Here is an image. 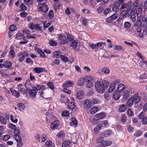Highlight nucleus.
Listing matches in <instances>:
<instances>
[{"label":"nucleus","instance_id":"1","mask_svg":"<svg viewBox=\"0 0 147 147\" xmlns=\"http://www.w3.org/2000/svg\"><path fill=\"white\" fill-rule=\"evenodd\" d=\"M109 84V82L106 80L97 81L95 83L96 90L98 93L102 94L107 89Z\"/></svg>","mask_w":147,"mask_h":147},{"label":"nucleus","instance_id":"2","mask_svg":"<svg viewBox=\"0 0 147 147\" xmlns=\"http://www.w3.org/2000/svg\"><path fill=\"white\" fill-rule=\"evenodd\" d=\"M141 100V97L139 95L138 93H136L132 95L127 100V105L128 107H131L133 104L134 102L135 104L139 103Z\"/></svg>","mask_w":147,"mask_h":147},{"label":"nucleus","instance_id":"3","mask_svg":"<svg viewBox=\"0 0 147 147\" xmlns=\"http://www.w3.org/2000/svg\"><path fill=\"white\" fill-rule=\"evenodd\" d=\"M15 136L14 138L18 142L17 145L19 147H22L23 145L22 141V138L20 134V131L19 129H15L14 130Z\"/></svg>","mask_w":147,"mask_h":147},{"label":"nucleus","instance_id":"4","mask_svg":"<svg viewBox=\"0 0 147 147\" xmlns=\"http://www.w3.org/2000/svg\"><path fill=\"white\" fill-rule=\"evenodd\" d=\"M133 90L132 88H129L127 90L126 88L125 90L123 92V98L124 100H126L129 97L131 94V92Z\"/></svg>","mask_w":147,"mask_h":147},{"label":"nucleus","instance_id":"5","mask_svg":"<svg viewBox=\"0 0 147 147\" xmlns=\"http://www.w3.org/2000/svg\"><path fill=\"white\" fill-rule=\"evenodd\" d=\"M58 39L61 41L60 44L61 45H65L68 42L66 40L65 36L60 34L57 35Z\"/></svg>","mask_w":147,"mask_h":147},{"label":"nucleus","instance_id":"6","mask_svg":"<svg viewBox=\"0 0 147 147\" xmlns=\"http://www.w3.org/2000/svg\"><path fill=\"white\" fill-rule=\"evenodd\" d=\"M42 11L44 13H46L49 10V7L45 3H43L40 5L39 7Z\"/></svg>","mask_w":147,"mask_h":147},{"label":"nucleus","instance_id":"7","mask_svg":"<svg viewBox=\"0 0 147 147\" xmlns=\"http://www.w3.org/2000/svg\"><path fill=\"white\" fill-rule=\"evenodd\" d=\"M92 105H93V103H91L89 100L86 99L84 100V106L85 109H88L91 107Z\"/></svg>","mask_w":147,"mask_h":147},{"label":"nucleus","instance_id":"8","mask_svg":"<svg viewBox=\"0 0 147 147\" xmlns=\"http://www.w3.org/2000/svg\"><path fill=\"white\" fill-rule=\"evenodd\" d=\"M59 122L58 121H54L50 125V128L52 129H55L58 127Z\"/></svg>","mask_w":147,"mask_h":147},{"label":"nucleus","instance_id":"9","mask_svg":"<svg viewBox=\"0 0 147 147\" xmlns=\"http://www.w3.org/2000/svg\"><path fill=\"white\" fill-rule=\"evenodd\" d=\"M74 83L73 82L69 81H66L63 84V88H67L71 87L73 86Z\"/></svg>","mask_w":147,"mask_h":147},{"label":"nucleus","instance_id":"10","mask_svg":"<svg viewBox=\"0 0 147 147\" xmlns=\"http://www.w3.org/2000/svg\"><path fill=\"white\" fill-rule=\"evenodd\" d=\"M120 5L117 2H115L114 3L113 6L112 7V9L113 11L117 12L119 10V7Z\"/></svg>","mask_w":147,"mask_h":147},{"label":"nucleus","instance_id":"11","mask_svg":"<svg viewBox=\"0 0 147 147\" xmlns=\"http://www.w3.org/2000/svg\"><path fill=\"white\" fill-rule=\"evenodd\" d=\"M36 90H44L45 89V86L44 85H40L39 84H37L34 86V87L33 88Z\"/></svg>","mask_w":147,"mask_h":147},{"label":"nucleus","instance_id":"12","mask_svg":"<svg viewBox=\"0 0 147 147\" xmlns=\"http://www.w3.org/2000/svg\"><path fill=\"white\" fill-rule=\"evenodd\" d=\"M84 95V92L82 90H80L77 93V98L78 99H81L83 98Z\"/></svg>","mask_w":147,"mask_h":147},{"label":"nucleus","instance_id":"13","mask_svg":"<svg viewBox=\"0 0 147 147\" xmlns=\"http://www.w3.org/2000/svg\"><path fill=\"white\" fill-rule=\"evenodd\" d=\"M16 38L18 39L21 40L23 39L24 40L25 38L24 35L21 33H18L16 35Z\"/></svg>","mask_w":147,"mask_h":147},{"label":"nucleus","instance_id":"14","mask_svg":"<svg viewBox=\"0 0 147 147\" xmlns=\"http://www.w3.org/2000/svg\"><path fill=\"white\" fill-rule=\"evenodd\" d=\"M125 88V86L122 84H120L118 86L117 90L119 92H122Z\"/></svg>","mask_w":147,"mask_h":147},{"label":"nucleus","instance_id":"15","mask_svg":"<svg viewBox=\"0 0 147 147\" xmlns=\"http://www.w3.org/2000/svg\"><path fill=\"white\" fill-rule=\"evenodd\" d=\"M65 34L67 36V39L70 42L74 40L73 36L71 34L67 32H66Z\"/></svg>","mask_w":147,"mask_h":147},{"label":"nucleus","instance_id":"16","mask_svg":"<svg viewBox=\"0 0 147 147\" xmlns=\"http://www.w3.org/2000/svg\"><path fill=\"white\" fill-rule=\"evenodd\" d=\"M71 121L70 122L71 126H76L77 125L78 121L75 118H72Z\"/></svg>","mask_w":147,"mask_h":147},{"label":"nucleus","instance_id":"17","mask_svg":"<svg viewBox=\"0 0 147 147\" xmlns=\"http://www.w3.org/2000/svg\"><path fill=\"white\" fill-rule=\"evenodd\" d=\"M10 91L12 94L15 96L16 98H18L20 96V92L15 90H11Z\"/></svg>","mask_w":147,"mask_h":147},{"label":"nucleus","instance_id":"18","mask_svg":"<svg viewBox=\"0 0 147 147\" xmlns=\"http://www.w3.org/2000/svg\"><path fill=\"white\" fill-rule=\"evenodd\" d=\"M43 69L42 67H36L34 69V70L36 73H40L43 71Z\"/></svg>","mask_w":147,"mask_h":147},{"label":"nucleus","instance_id":"19","mask_svg":"<svg viewBox=\"0 0 147 147\" xmlns=\"http://www.w3.org/2000/svg\"><path fill=\"white\" fill-rule=\"evenodd\" d=\"M126 109L127 106L124 105H122L119 107V110L120 112H123L126 110Z\"/></svg>","mask_w":147,"mask_h":147},{"label":"nucleus","instance_id":"20","mask_svg":"<svg viewBox=\"0 0 147 147\" xmlns=\"http://www.w3.org/2000/svg\"><path fill=\"white\" fill-rule=\"evenodd\" d=\"M67 108L69 109L72 110L75 107V103L74 102H70L67 105Z\"/></svg>","mask_w":147,"mask_h":147},{"label":"nucleus","instance_id":"21","mask_svg":"<svg viewBox=\"0 0 147 147\" xmlns=\"http://www.w3.org/2000/svg\"><path fill=\"white\" fill-rule=\"evenodd\" d=\"M40 24H36L34 26V29H36L37 31H42L41 26H40Z\"/></svg>","mask_w":147,"mask_h":147},{"label":"nucleus","instance_id":"22","mask_svg":"<svg viewBox=\"0 0 147 147\" xmlns=\"http://www.w3.org/2000/svg\"><path fill=\"white\" fill-rule=\"evenodd\" d=\"M132 2L131 1H128L125 5V8H127V10L130 11L131 7Z\"/></svg>","mask_w":147,"mask_h":147},{"label":"nucleus","instance_id":"23","mask_svg":"<svg viewBox=\"0 0 147 147\" xmlns=\"http://www.w3.org/2000/svg\"><path fill=\"white\" fill-rule=\"evenodd\" d=\"M105 115L104 113L101 112L96 115V117L98 118L97 120H99L103 118L105 116Z\"/></svg>","mask_w":147,"mask_h":147},{"label":"nucleus","instance_id":"24","mask_svg":"<svg viewBox=\"0 0 147 147\" xmlns=\"http://www.w3.org/2000/svg\"><path fill=\"white\" fill-rule=\"evenodd\" d=\"M84 83V80L83 78H79L77 82L78 84L80 86H82Z\"/></svg>","mask_w":147,"mask_h":147},{"label":"nucleus","instance_id":"25","mask_svg":"<svg viewBox=\"0 0 147 147\" xmlns=\"http://www.w3.org/2000/svg\"><path fill=\"white\" fill-rule=\"evenodd\" d=\"M129 11L127 10H124L122 11L121 12V16L122 18L123 19L125 18H126V16L127 13Z\"/></svg>","mask_w":147,"mask_h":147},{"label":"nucleus","instance_id":"26","mask_svg":"<svg viewBox=\"0 0 147 147\" xmlns=\"http://www.w3.org/2000/svg\"><path fill=\"white\" fill-rule=\"evenodd\" d=\"M120 97V95L119 93L115 92L113 94V97L114 99L116 100H118Z\"/></svg>","mask_w":147,"mask_h":147},{"label":"nucleus","instance_id":"27","mask_svg":"<svg viewBox=\"0 0 147 147\" xmlns=\"http://www.w3.org/2000/svg\"><path fill=\"white\" fill-rule=\"evenodd\" d=\"M115 85L114 84H112L109 86V87L108 90V91L109 92H113L115 88Z\"/></svg>","mask_w":147,"mask_h":147},{"label":"nucleus","instance_id":"28","mask_svg":"<svg viewBox=\"0 0 147 147\" xmlns=\"http://www.w3.org/2000/svg\"><path fill=\"white\" fill-rule=\"evenodd\" d=\"M4 64L5 67L9 68L11 66L12 63L10 61H6L5 63Z\"/></svg>","mask_w":147,"mask_h":147},{"label":"nucleus","instance_id":"29","mask_svg":"<svg viewBox=\"0 0 147 147\" xmlns=\"http://www.w3.org/2000/svg\"><path fill=\"white\" fill-rule=\"evenodd\" d=\"M98 108L96 107H92L90 109V113L91 114H93L96 113L98 111Z\"/></svg>","mask_w":147,"mask_h":147},{"label":"nucleus","instance_id":"30","mask_svg":"<svg viewBox=\"0 0 147 147\" xmlns=\"http://www.w3.org/2000/svg\"><path fill=\"white\" fill-rule=\"evenodd\" d=\"M112 143V142L111 141H104L103 142H102L101 143V145L105 146H109Z\"/></svg>","mask_w":147,"mask_h":147},{"label":"nucleus","instance_id":"31","mask_svg":"<svg viewBox=\"0 0 147 147\" xmlns=\"http://www.w3.org/2000/svg\"><path fill=\"white\" fill-rule=\"evenodd\" d=\"M141 121L142 124L144 125L147 124V116H145L142 119H141Z\"/></svg>","mask_w":147,"mask_h":147},{"label":"nucleus","instance_id":"32","mask_svg":"<svg viewBox=\"0 0 147 147\" xmlns=\"http://www.w3.org/2000/svg\"><path fill=\"white\" fill-rule=\"evenodd\" d=\"M17 106L18 108L21 111L23 110L25 107L24 104L22 103L18 104Z\"/></svg>","mask_w":147,"mask_h":147},{"label":"nucleus","instance_id":"33","mask_svg":"<svg viewBox=\"0 0 147 147\" xmlns=\"http://www.w3.org/2000/svg\"><path fill=\"white\" fill-rule=\"evenodd\" d=\"M29 93L31 96L34 97L36 96V92L34 90L31 89L29 90Z\"/></svg>","mask_w":147,"mask_h":147},{"label":"nucleus","instance_id":"34","mask_svg":"<svg viewBox=\"0 0 147 147\" xmlns=\"http://www.w3.org/2000/svg\"><path fill=\"white\" fill-rule=\"evenodd\" d=\"M60 58L61 60L65 62H67L69 61L68 57L64 55H61L60 56Z\"/></svg>","mask_w":147,"mask_h":147},{"label":"nucleus","instance_id":"35","mask_svg":"<svg viewBox=\"0 0 147 147\" xmlns=\"http://www.w3.org/2000/svg\"><path fill=\"white\" fill-rule=\"evenodd\" d=\"M142 22L140 20L137 19L136 22L134 24V26L135 27L139 26L141 25Z\"/></svg>","mask_w":147,"mask_h":147},{"label":"nucleus","instance_id":"36","mask_svg":"<svg viewBox=\"0 0 147 147\" xmlns=\"http://www.w3.org/2000/svg\"><path fill=\"white\" fill-rule=\"evenodd\" d=\"M74 41L71 42V45H70V47L72 46L73 48L74 49H75L77 47L78 43L77 42L73 40Z\"/></svg>","mask_w":147,"mask_h":147},{"label":"nucleus","instance_id":"37","mask_svg":"<svg viewBox=\"0 0 147 147\" xmlns=\"http://www.w3.org/2000/svg\"><path fill=\"white\" fill-rule=\"evenodd\" d=\"M114 46L115 47V48L114 49L115 50H121L122 51H124L125 49V48L122 47L121 46H119L118 45H116V46L115 45Z\"/></svg>","mask_w":147,"mask_h":147},{"label":"nucleus","instance_id":"38","mask_svg":"<svg viewBox=\"0 0 147 147\" xmlns=\"http://www.w3.org/2000/svg\"><path fill=\"white\" fill-rule=\"evenodd\" d=\"M131 26V24L129 22H125L124 26L125 28H129Z\"/></svg>","mask_w":147,"mask_h":147},{"label":"nucleus","instance_id":"39","mask_svg":"<svg viewBox=\"0 0 147 147\" xmlns=\"http://www.w3.org/2000/svg\"><path fill=\"white\" fill-rule=\"evenodd\" d=\"M48 87L51 89L53 90L54 89V87L53 83L51 82H49L47 84Z\"/></svg>","mask_w":147,"mask_h":147},{"label":"nucleus","instance_id":"40","mask_svg":"<svg viewBox=\"0 0 147 147\" xmlns=\"http://www.w3.org/2000/svg\"><path fill=\"white\" fill-rule=\"evenodd\" d=\"M18 90L19 91V92H20V93H22V92H23L24 93L26 91V89L22 87H18Z\"/></svg>","mask_w":147,"mask_h":147},{"label":"nucleus","instance_id":"41","mask_svg":"<svg viewBox=\"0 0 147 147\" xmlns=\"http://www.w3.org/2000/svg\"><path fill=\"white\" fill-rule=\"evenodd\" d=\"M0 121L2 123L6 125L7 124L6 120L2 116H0Z\"/></svg>","mask_w":147,"mask_h":147},{"label":"nucleus","instance_id":"42","mask_svg":"<svg viewBox=\"0 0 147 147\" xmlns=\"http://www.w3.org/2000/svg\"><path fill=\"white\" fill-rule=\"evenodd\" d=\"M142 132L140 130H138L134 134V136H135L138 137L142 135Z\"/></svg>","mask_w":147,"mask_h":147},{"label":"nucleus","instance_id":"43","mask_svg":"<svg viewBox=\"0 0 147 147\" xmlns=\"http://www.w3.org/2000/svg\"><path fill=\"white\" fill-rule=\"evenodd\" d=\"M49 44L52 46H56L57 45V42L55 40H51L49 42Z\"/></svg>","mask_w":147,"mask_h":147},{"label":"nucleus","instance_id":"44","mask_svg":"<svg viewBox=\"0 0 147 147\" xmlns=\"http://www.w3.org/2000/svg\"><path fill=\"white\" fill-rule=\"evenodd\" d=\"M118 16V15L116 13H114L111 16V19L114 20L117 19Z\"/></svg>","mask_w":147,"mask_h":147},{"label":"nucleus","instance_id":"45","mask_svg":"<svg viewBox=\"0 0 147 147\" xmlns=\"http://www.w3.org/2000/svg\"><path fill=\"white\" fill-rule=\"evenodd\" d=\"M49 18L51 19H53L54 17V14H53V11L50 10L49 11Z\"/></svg>","mask_w":147,"mask_h":147},{"label":"nucleus","instance_id":"46","mask_svg":"<svg viewBox=\"0 0 147 147\" xmlns=\"http://www.w3.org/2000/svg\"><path fill=\"white\" fill-rule=\"evenodd\" d=\"M9 54L11 55L12 58H14L15 56V53L14 50L12 49L9 51Z\"/></svg>","mask_w":147,"mask_h":147},{"label":"nucleus","instance_id":"47","mask_svg":"<svg viewBox=\"0 0 147 147\" xmlns=\"http://www.w3.org/2000/svg\"><path fill=\"white\" fill-rule=\"evenodd\" d=\"M145 114L143 112L140 113L138 115V117L139 119H142L144 117Z\"/></svg>","mask_w":147,"mask_h":147},{"label":"nucleus","instance_id":"48","mask_svg":"<svg viewBox=\"0 0 147 147\" xmlns=\"http://www.w3.org/2000/svg\"><path fill=\"white\" fill-rule=\"evenodd\" d=\"M69 144H70L69 142L66 141L62 143V147H66Z\"/></svg>","mask_w":147,"mask_h":147},{"label":"nucleus","instance_id":"49","mask_svg":"<svg viewBox=\"0 0 147 147\" xmlns=\"http://www.w3.org/2000/svg\"><path fill=\"white\" fill-rule=\"evenodd\" d=\"M138 5V1H136L134 2L132 4L133 7L135 9H137Z\"/></svg>","mask_w":147,"mask_h":147},{"label":"nucleus","instance_id":"50","mask_svg":"<svg viewBox=\"0 0 147 147\" xmlns=\"http://www.w3.org/2000/svg\"><path fill=\"white\" fill-rule=\"evenodd\" d=\"M101 125L99 124L97 125L96 127L94 129V131L95 132H97L99 131V129H100L101 128Z\"/></svg>","mask_w":147,"mask_h":147},{"label":"nucleus","instance_id":"51","mask_svg":"<svg viewBox=\"0 0 147 147\" xmlns=\"http://www.w3.org/2000/svg\"><path fill=\"white\" fill-rule=\"evenodd\" d=\"M26 62L27 63H30L32 64L33 63V61L30 58H27L26 59Z\"/></svg>","mask_w":147,"mask_h":147},{"label":"nucleus","instance_id":"52","mask_svg":"<svg viewBox=\"0 0 147 147\" xmlns=\"http://www.w3.org/2000/svg\"><path fill=\"white\" fill-rule=\"evenodd\" d=\"M102 71L106 74H108L110 72L109 70L106 67L103 68L102 69Z\"/></svg>","mask_w":147,"mask_h":147},{"label":"nucleus","instance_id":"53","mask_svg":"<svg viewBox=\"0 0 147 147\" xmlns=\"http://www.w3.org/2000/svg\"><path fill=\"white\" fill-rule=\"evenodd\" d=\"M69 113L68 111H63L62 114V115L65 117H67L69 115Z\"/></svg>","mask_w":147,"mask_h":147},{"label":"nucleus","instance_id":"54","mask_svg":"<svg viewBox=\"0 0 147 147\" xmlns=\"http://www.w3.org/2000/svg\"><path fill=\"white\" fill-rule=\"evenodd\" d=\"M21 9V11L26 10L27 9V7L25 6L24 4L22 3L20 5Z\"/></svg>","mask_w":147,"mask_h":147},{"label":"nucleus","instance_id":"55","mask_svg":"<svg viewBox=\"0 0 147 147\" xmlns=\"http://www.w3.org/2000/svg\"><path fill=\"white\" fill-rule=\"evenodd\" d=\"M130 19L132 22H135L136 21V16L135 15H131L130 17Z\"/></svg>","mask_w":147,"mask_h":147},{"label":"nucleus","instance_id":"56","mask_svg":"<svg viewBox=\"0 0 147 147\" xmlns=\"http://www.w3.org/2000/svg\"><path fill=\"white\" fill-rule=\"evenodd\" d=\"M16 28L14 25H11L9 27V29L11 31H13L16 30Z\"/></svg>","mask_w":147,"mask_h":147},{"label":"nucleus","instance_id":"57","mask_svg":"<svg viewBox=\"0 0 147 147\" xmlns=\"http://www.w3.org/2000/svg\"><path fill=\"white\" fill-rule=\"evenodd\" d=\"M127 114L129 116L131 117L132 115L133 112L131 109H129L127 110Z\"/></svg>","mask_w":147,"mask_h":147},{"label":"nucleus","instance_id":"58","mask_svg":"<svg viewBox=\"0 0 147 147\" xmlns=\"http://www.w3.org/2000/svg\"><path fill=\"white\" fill-rule=\"evenodd\" d=\"M88 83L87 84L86 87L88 88H90L93 86V84L91 81H89V82H88Z\"/></svg>","mask_w":147,"mask_h":147},{"label":"nucleus","instance_id":"59","mask_svg":"<svg viewBox=\"0 0 147 147\" xmlns=\"http://www.w3.org/2000/svg\"><path fill=\"white\" fill-rule=\"evenodd\" d=\"M60 62L59 59H56L54 60L53 62V63L52 64V65H53V63L56 65H58L59 63Z\"/></svg>","mask_w":147,"mask_h":147},{"label":"nucleus","instance_id":"60","mask_svg":"<svg viewBox=\"0 0 147 147\" xmlns=\"http://www.w3.org/2000/svg\"><path fill=\"white\" fill-rule=\"evenodd\" d=\"M10 138V136L8 135H6L4 136L3 138V140L4 141H6L8 140Z\"/></svg>","mask_w":147,"mask_h":147},{"label":"nucleus","instance_id":"61","mask_svg":"<svg viewBox=\"0 0 147 147\" xmlns=\"http://www.w3.org/2000/svg\"><path fill=\"white\" fill-rule=\"evenodd\" d=\"M34 24L32 22H31L28 25V27L32 30H34Z\"/></svg>","mask_w":147,"mask_h":147},{"label":"nucleus","instance_id":"62","mask_svg":"<svg viewBox=\"0 0 147 147\" xmlns=\"http://www.w3.org/2000/svg\"><path fill=\"white\" fill-rule=\"evenodd\" d=\"M110 10L111 9L109 8L106 9L103 12L104 14L105 15L107 14L109 12Z\"/></svg>","mask_w":147,"mask_h":147},{"label":"nucleus","instance_id":"63","mask_svg":"<svg viewBox=\"0 0 147 147\" xmlns=\"http://www.w3.org/2000/svg\"><path fill=\"white\" fill-rule=\"evenodd\" d=\"M142 22H145L147 25V16L146 17H143L142 18Z\"/></svg>","mask_w":147,"mask_h":147},{"label":"nucleus","instance_id":"64","mask_svg":"<svg viewBox=\"0 0 147 147\" xmlns=\"http://www.w3.org/2000/svg\"><path fill=\"white\" fill-rule=\"evenodd\" d=\"M27 15V13L25 12H23L22 13H20V16L23 18H24Z\"/></svg>","mask_w":147,"mask_h":147}]
</instances>
